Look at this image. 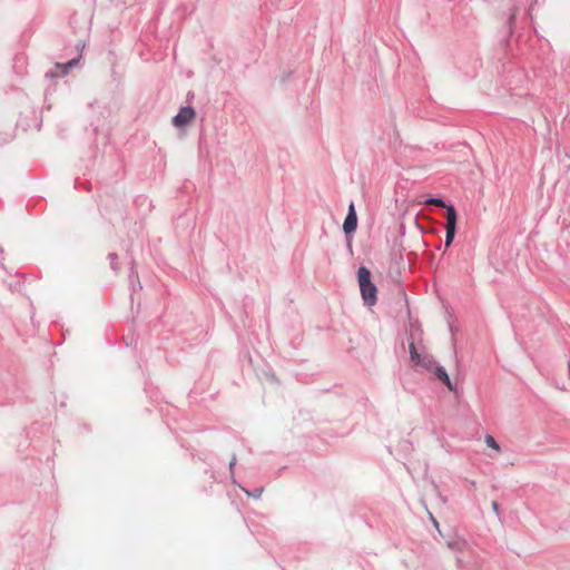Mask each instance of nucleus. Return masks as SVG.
<instances>
[{
	"label": "nucleus",
	"instance_id": "1",
	"mask_svg": "<svg viewBox=\"0 0 570 570\" xmlns=\"http://www.w3.org/2000/svg\"><path fill=\"white\" fill-rule=\"evenodd\" d=\"M358 285L362 298L367 306H373L377 301V289L371 281V272L365 266H361L357 271Z\"/></svg>",
	"mask_w": 570,
	"mask_h": 570
},
{
	"label": "nucleus",
	"instance_id": "2",
	"mask_svg": "<svg viewBox=\"0 0 570 570\" xmlns=\"http://www.w3.org/2000/svg\"><path fill=\"white\" fill-rule=\"evenodd\" d=\"M456 230V212L454 206L448 207V217L445 223V247L451 246Z\"/></svg>",
	"mask_w": 570,
	"mask_h": 570
},
{
	"label": "nucleus",
	"instance_id": "3",
	"mask_svg": "<svg viewBox=\"0 0 570 570\" xmlns=\"http://www.w3.org/2000/svg\"><path fill=\"white\" fill-rule=\"evenodd\" d=\"M410 355H411V361L414 364L420 365L428 371H433L435 368V366L438 365L431 356H429L426 354H424V355L420 354L416 351L414 343L410 344Z\"/></svg>",
	"mask_w": 570,
	"mask_h": 570
},
{
	"label": "nucleus",
	"instance_id": "4",
	"mask_svg": "<svg viewBox=\"0 0 570 570\" xmlns=\"http://www.w3.org/2000/svg\"><path fill=\"white\" fill-rule=\"evenodd\" d=\"M195 117V110L190 106L181 107L173 118V125L177 128L186 126Z\"/></svg>",
	"mask_w": 570,
	"mask_h": 570
},
{
	"label": "nucleus",
	"instance_id": "5",
	"mask_svg": "<svg viewBox=\"0 0 570 570\" xmlns=\"http://www.w3.org/2000/svg\"><path fill=\"white\" fill-rule=\"evenodd\" d=\"M357 227V215L355 210V205L353 202L348 205L347 215L343 223V230L346 235H351L356 230Z\"/></svg>",
	"mask_w": 570,
	"mask_h": 570
},
{
	"label": "nucleus",
	"instance_id": "6",
	"mask_svg": "<svg viewBox=\"0 0 570 570\" xmlns=\"http://www.w3.org/2000/svg\"><path fill=\"white\" fill-rule=\"evenodd\" d=\"M79 63V59L73 58L66 63H56L55 68L46 73L47 77L56 78L68 73L69 69L76 67Z\"/></svg>",
	"mask_w": 570,
	"mask_h": 570
},
{
	"label": "nucleus",
	"instance_id": "7",
	"mask_svg": "<svg viewBox=\"0 0 570 570\" xmlns=\"http://www.w3.org/2000/svg\"><path fill=\"white\" fill-rule=\"evenodd\" d=\"M433 372H434V375L436 376V379H439L441 382H443L450 391L453 390L452 382L443 366L436 365L435 368L433 370Z\"/></svg>",
	"mask_w": 570,
	"mask_h": 570
},
{
	"label": "nucleus",
	"instance_id": "8",
	"mask_svg": "<svg viewBox=\"0 0 570 570\" xmlns=\"http://www.w3.org/2000/svg\"><path fill=\"white\" fill-rule=\"evenodd\" d=\"M484 441L487 445L495 451H500V445L492 435H485Z\"/></svg>",
	"mask_w": 570,
	"mask_h": 570
},
{
	"label": "nucleus",
	"instance_id": "9",
	"mask_svg": "<svg viewBox=\"0 0 570 570\" xmlns=\"http://www.w3.org/2000/svg\"><path fill=\"white\" fill-rule=\"evenodd\" d=\"M426 204H432V205H435L438 207H443V208H446L450 206V205H446L442 199L440 198H430L426 200Z\"/></svg>",
	"mask_w": 570,
	"mask_h": 570
},
{
	"label": "nucleus",
	"instance_id": "10",
	"mask_svg": "<svg viewBox=\"0 0 570 570\" xmlns=\"http://www.w3.org/2000/svg\"><path fill=\"white\" fill-rule=\"evenodd\" d=\"M244 491L246 492V494H247L248 497H253V498H255V499H259V498H261V495H262L263 489H261V488H259V489H255V490H254V491H252V492H250V491H248V490H245V489H244Z\"/></svg>",
	"mask_w": 570,
	"mask_h": 570
},
{
	"label": "nucleus",
	"instance_id": "11",
	"mask_svg": "<svg viewBox=\"0 0 570 570\" xmlns=\"http://www.w3.org/2000/svg\"><path fill=\"white\" fill-rule=\"evenodd\" d=\"M108 258L110 261V266L114 271H118L117 266V255L115 253H111L108 255Z\"/></svg>",
	"mask_w": 570,
	"mask_h": 570
},
{
	"label": "nucleus",
	"instance_id": "12",
	"mask_svg": "<svg viewBox=\"0 0 570 570\" xmlns=\"http://www.w3.org/2000/svg\"><path fill=\"white\" fill-rule=\"evenodd\" d=\"M491 508H492L493 512L499 517L500 515V508H499L498 502L493 501L492 504H491Z\"/></svg>",
	"mask_w": 570,
	"mask_h": 570
},
{
	"label": "nucleus",
	"instance_id": "13",
	"mask_svg": "<svg viewBox=\"0 0 570 570\" xmlns=\"http://www.w3.org/2000/svg\"><path fill=\"white\" fill-rule=\"evenodd\" d=\"M236 464V456L234 455L229 462V468L233 471L234 465Z\"/></svg>",
	"mask_w": 570,
	"mask_h": 570
},
{
	"label": "nucleus",
	"instance_id": "14",
	"mask_svg": "<svg viewBox=\"0 0 570 570\" xmlns=\"http://www.w3.org/2000/svg\"><path fill=\"white\" fill-rule=\"evenodd\" d=\"M455 544H456V543H451V542H450V543H449V547H450L451 549H454V546H455Z\"/></svg>",
	"mask_w": 570,
	"mask_h": 570
}]
</instances>
